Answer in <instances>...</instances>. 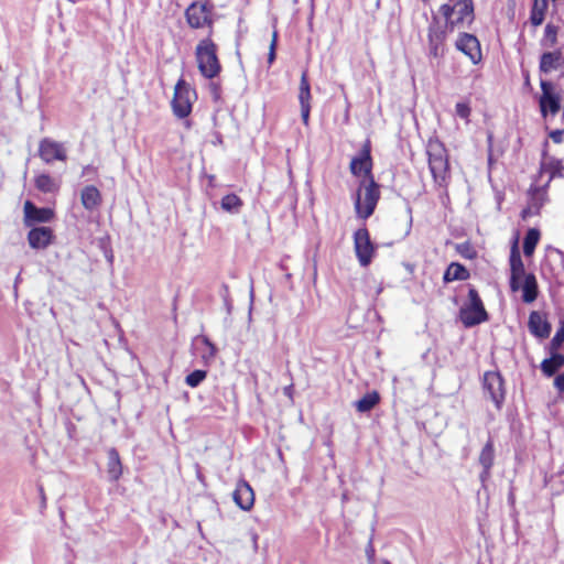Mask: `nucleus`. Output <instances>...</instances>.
Instances as JSON below:
<instances>
[{
	"label": "nucleus",
	"mask_w": 564,
	"mask_h": 564,
	"mask_svg": "<svg viewBox=\"0 0 564 564\" xmlns=\"http://www.w3.org/2000/svg\"><path fill=\"white\" fill-rule=\"evenodd\" d=\"M547 8V0H534L530 12V22L533 26H539L543 23Z\"/></svg>",
	"instance_id": "nucleus-29"
},
{
	"label": "nucleus",
	"mask_w": 564,
	"mask_h": 564,
	"mask_svg": "<svg viewBox=\"0 0 564 564\" xmlns=\"http://www.w3.org/2000/svg\"><path fill=\"white\" fill-rule=\"evenodd\" d=\"M459 319L467 328L479 325L489 319L484 303L473 286L468 290V300L459 310Z\"/></svg>",
	"instance_id": "nucleus-4"
},
{
	"label": "nucleus",
	"mask_w": 564,
	"mask_h": 564,
	"mask_svg": "<svg viewBox=\"0 0 564 564\" xmlns=\"http://www.w3.org/2000/svg\"><path fill=\"white\" fill-rule=\"evenodd\" d=\"M408 213H409V215H411V213H412L411 207L408 208ZM411 225H412V216H410V219H409V229H408L406 234H409Z\"/></svg>",
	"instance_id": "nucleus-48"
},
{
	"label": "nucleus",
	"mask_w": 564,
	"mask_h": 564,
	"mask_svg": "<svg viewBox=\"0 0 564 564\" xmlns=\"http://www.w3.org/2000/svg\"><path fill=\"white\" fill-rule=\"evenodd\" d=\"M528 326L535 337L547 338L550 336L551 324L539 312H531Z\"/></svg>",
	"instance_id": "nucleus-22"
},
{
	"label": "nucleus",
	"mask_w": 564,
	"mask_h": 564,
	"mask_svg": "<svg viewBox=\"0 0 564 564\" xmlns=\"http://www.w3.org/2000/svg\"><path fill=\"white\" fill-rule=\"evenodd\" d=\"M213 96H214V99H216L218 96H217V91H216V86L214 85V93H213Z\"/></svg>",
	"instance_id": "nucleus-49"
},
{
	"label": "nucleus",
	"mask_w": 564,
	"mask_h": 564,
	"mask_svg": "<svg viewBox=\"0 0 564 564\" xmlns=\"http://www.w3.org/2000/svg\"><path fill=\"white\" fill-rule=\"evenodd\" d=\"M39 492H40V497H41L42 507H45V505H46V497H45L44 488H43L42 485H39Z\"/></svg>",
	"instance_id": "nucleus-45"
},
{
	"label": "nucleus",
	"mask_w": 564,
	"mask_h": 564,
	"mask_svg": "<svg viewBox=\"0 0 564 564\" xmlns=\"http://www.w3.org/2000/svg\"><path fill=\"white\" fill-rule=\"evenodd\" d=\"M563 133L564 131L563 130H553L551 133H550V138L555 142V143H561L562 140H563Z\"/></svg>",
	"instance_id": "nucleus-41"
},
{
	"label": "nucleus",
	"mask_w": 564,
	"mask_h": 564,
	"mask_svg": "<svg viewBox=\"0 0 564 564\" xmlns=\"http://www.w3.org/2000/svg\"><path fill=\"white\" fill-rule=\"evenodd\" d=\"M195 99L196 91L181 77L174 87V95L171 101L174 116L178 119L186 118L192 111L193 101Z\"/></svg>",
	"instance_id": "nucleus-5"
},
{
	"label": "nucleus",
	"mask_w": 564,
	"mask_h": 564,
	"mask_svg": "<svg viewBox=\"0 0 564 564\" xmlns=\"http://www.w3.org/2000/svg\"><path fill=\"white\" fill-rule=\"evenodd\" d=\"M469 278V272L465 265L458 262H452L444 272L443 280L448 283L452 281H464Z\"/></svg>",
	"instance_id": "nucleus-25"
},
{
	"label": "nucleus",
	"mask_w": 564,
	"mask_h": 564,
	"mask_svg": "<svg viewBox=\"0 0 564 564\" xmlns=\"http://www.w3.org/2000/svg\"><path fill=\"white\" fill-rule=\"evenodd\" d=\"M54 238L53 230L50 227H33L28 234V241L33 249H45L52 243Z\"/></svg>",
	"instance_id": "nucleus-18"
},
{
	"label": "nucleus",
	"mask_w": 564,
	"mask_h": 564,
	"mask_svg": "<svg viewBox=\"0 0 564 564\" xmlns=\"http://www.w3.org/2000/svg\"><path fill=\"white\" fill-rule=\"evenodd\" d=\"M188 25L200 29L212 25V7L208 2H193L185 11Z\"/></svg>",
	"instance_id": "nucleus-8"
},
{
	"label": "nucleus",
	"mask_w": 564,
	"mask_h": 564,
	"mask_svg": "<svg viewBox=\"0 0 564 564\" xmlns=\"http://www.w3.org/2000/svg\"><path fill=\"white\" fill-rule=\"evenodd\" d=\"M97 173V170L95 166L93 165H86L83 167V172H82V175H88V174H96Z\"/></svg>",
	"instance_id": "nucleus-43"
},
{
	"label": "nucleus",
	"mask_w": 564,
	"mask_h": 564,
	"mask_svg": "<svg viewBox=\"0 0 564 564\" xmlns=\"http://www.w3.org/2000/svg\"><path fill=\"white\" fill-rule=\"evenodd\" d=\"M80 203L88 212L97 210L102 204L100 191L95 185H86L80 191Z\"/></svg>",
	"instance_id": "nucleus-21"
},
{
	"label": "nucleus",
	"mask_w": 564,
	"mask_h": 564,
	"mask_svg": "<svg viewBox=\"0 0 564 564\" xmlns=\"http://www.w3.org/2000/svg\"><path fill=\"white\" fill-rule=\"evenodd\" d=\"M379 401L380 395L377 391L368 392L355 403L356 410L360 413H367L372 410Z\"/></svg>",
	"instance_id": "nucleus-30"
},
{
	"label": "nucleus",
	"mask_w": 564,
	"mask_h": 564,
	"mask_svg": "<svg viewBox=\"0 0 564 564\" xmlns=\"http://www.w3.org/2000/svg\"><path fill=\"white\" fill-rule=\"evenodd\" d=\"M205 343L207 346L212 347V343L209 341V339L207 337L205 338Z\"/></svg>",
	"instance_id": "nucleus-50"
},
{
	"label": "nucleus",
	"mask_w": 564,
	"mask_h": 564,
	"mask_svg": "<svg viewBox=\"0 0 564 564\" xmlns=\"http://www.w3.org/2000/svg\"><path fill=\"white\" fill-rule=\"evenodd\" d=\"M479 465L485 468H491L495 463V447L494 442L491 438L487 441V443L484 445L479 457H478Z\"/></svg>",
	"instance_id": "nucleus-31"
},
{
	"label": "nucleus",
	"mask_w": 564,
	"mask_h": 564,
	"mask_svg": "<svg viewBox=\"0 0 564 564\" xmlns=\"http://www.w3.org/2000/svg\"><path fill=\"white\" fill-rule=\"evenodd\" d=\"M206 375H207V372L205 370H200V369L194 370L189 375L186 376L185 382L189 387L195 388L206 378Z\"/></svg>",
	"instance_id": "nucleus-36"
},
{
	"label": "nucleus",
	"mask_w": 564,
	"mask_h": 564,
	"mask_svg": "<svg viewBox=\"0 0 564 564\" xmlns=\"http://www.w3.org/2000/svg\"><path fill=\"white\" fill-rule=\"evenodd\" d=\"M220 206L227 213L238 214L242 207V200L236 194H228L221 198Z\"/></svg>",
	"instance_id": "nucleus-33"
},
{
	"label": "nucleus",
	"mask_w": 564,
	"mask_h": 564,
	"mask_svg": "<svg viewBox=\"0 0 564 564\" xmlns=\"http://www.w3.org/2000/svg\"><path fill=\"white\" fill-rule=\"evenodd\" d=\"M275 48H276V32L273 33V37L270 44V50L268 54V63L271 65L275 59Z\"/></svg>",
	"instance_id": "nucleus-39"
},
{
	"label": "nucleus",
	"mask_w": 564,
	"mask_h": 564,
	"mask_svg": "<svg viewBox=\"0 0 564 564\" xmlns=\"http://www.w3.org/2000/svg\"><path fill=\"white\" fill-rule=\"evenodd\" d=\"M219 296L223 301V310L225 311L224 322L227 325L228 316L230 315L231 312V301L229 299L228 288L226 285H223V288L220 289Z\"/></svg>",
	"instance_id": "nucleus-35"
},
{
	"label": "nucleus",
	"mask_w": 564,
	"mask_h": 564,
	"mask_svg": "<svg viewBox=\"0 0 564 564\" xmlns=\"http://www.w3.org/2000/svg\"><path fill=\"white\" fill-rule=\"evenodd\" d=\"M372 161L370 155V148L366 144L360 151L359 155L351 159L350 172L355 176L364 175L362 180H369L373 177L371 174Z\"/></svg>",
	"instance_id": "nucleus-16"
},
{
	"label": "nucleus",
	"mask_w": 564,
	"mask_h": 564,
	"mask_svg": "<svg viewBox=\"0 0 564 564\" xmlns=\"http://www.w3.org/2000/svg\"><path fill=\"white\" fill-rule=\"evenodd\" d=\"M311 85L307 78V73L303 72L300 82L299 102L301 106V117L305 126L308 124L311 112Z\"/></svg>",
	"instance_id": "nucleus-19"
},
{
	"label": "nucleus",
	"mask_w": 564,
	"mask_h": 564,
	"mask_svg": "<svg viewBox=\"0 0 564 564\" xmlns=\"http://www.w3.org/2000/svg\"><path fill=\"white\" fill-rule=\"evenodd\" d=\"M484 389L498 410L505 401V387L502 376L497 371H487L484 375Z\"/></svg>",
	"instance_id": "nucleus-10"
},
{
	"label": "nucleus",
	"mask_w": 564,
	"mask_h": 564,
	"mask_svg": "<svg viewBox=\"0 0 564 564\" xmlns=\"http://www.w3.org/2000/svg\"><path fill=\"white\" fill-rule=\"evenodd\" d=\"M520 290L522 291V301L524 303H532L536 300L539 294L536 278L533 273H528L521 281Z\"/></svg>",
	"instance_id": "nucleus-24"
},
{
	"label": "nucleus",
	"mask_w": 564,
	"mask_h": 564,
	"mask_svg": "<svg viewBox=\"0 0 564 564\" xmlns=\"http://www.w3.org/2000/svg\"><path fill=\"white\" fill-rule=\"evenodd\" d=\"M354 245L357 259L361 267H368L375 253V247L370 240L367 228H360L354 234Z\"/></svg>",
	"instance_id": "nucleus-9"
},
{
	"label": "nucleus",
	"mask_w": 564,
	"mask_h": 564,
	"mask_svg": "<svg viewBox=\"0 0 564 564\" xmlns=\"http://www.w3.org/2000/svg\"><path fill=\"white\" fill-rule=\"evenodd\" d=\"M429 169L434 183L440 188H446L451 178L448 155L440 141H431L427 145Z\"/></svg>",
	"instance_id": "nucleus-2"
},
{
	"label": "nucleus",
	"mask_w": 564,
	"mask_h": 564,
	"mask_svg": "<svg viewBox=\"0 0 564 564\" xmlns=\"http://www.w3.org/2000/svg\"><path fill=\"white\" fill-rule=\"evenodd\" d=\"M195 57L200 74L212 79V35L202 40L195 50Z\"/></svg>",
	"instance_id": "nucleus-14"
},
{
	"label": "nucleus",
	"mask_w": 564,
	"mask_h": 564,
	"mask_svg": "<svg viewBox=\"0 0 564 564\" xmlns=\"http://www.w3.org/2000/svg\"><path fill=\"white\" fill-rule=\"evenodd\" d=\"M35 187L45 194L56 193L59 189V184L50 174L42 173L34 180Z\"/></svg>",
	"instance_id": "nucleus-26"
},
{
	"label": "nucleus",
	"mask_w": 564,
	"mask_h": 564,
	"mask_svg": "<svg viewBox=\"0 0 564 564\" xmlns=\"http://www.w3.org/2000/svg\"><path fill=\"white\" fill-rule=\"evenodd\" d=\"M384 564H389V562H386Z\"/></svg>",
	"instance_id": "nucleus-52"
},
{
	"label": "nucleus",
	"mask_w": 564,
	"mask_h": 564,
	"mask_svg": "<svg viewBox=\"0 0 564 564\" xmlns=\"http://www.w3.org/2000/svg\"><path fill=\"white\" fill-rule=\"evenodd\" d=\"M564 343V322L561 323V326L557 328L554 337L550 343V350L557 351L562 344Z\"/></svg>",
	"instance_id": "nucleus-37"
},
{
	"label": "nucleus",
	"mask_w": 564,
	"mask_h": 564,
	"mask_svg": "<svg viewBox=\"0 0 564 564\" xmlns=\"http://www.w3.org/2000/svg\"><path fill=\"white\" fill-rule=\"evenodd\" d=\"M554 384L560 391H564V372L555 378Z\"/></svg>",
	"instance_id": "nucleus-42"
},
{
	"label": "nucleus",
	"mask_w": 564,
	"mask_h": 564,
	"mask_svg": "<svg viewBox=\"0 0 564 564\" xmlns=\"http://www.w3.org/2000/svg\"><path fill=\"white\" fill-rule=\"evenodd\" d=\"M235 503L243 511H249L254 503V492L246 481H239L232 492Z\"/></svg>",
	"instance_id": "nucleus-17"
},
{
	"label": "nucleus",
	"mask_w": 564,
	"mask_h": 564,
	"mask_svg": "<svg viewBox=\"0 0 564 564\" xmlns=\"http://www.w3.org/2000/svg\"><path fill=\"white\" fill-rule=\"evenodd\" d=\"M552 252L556 253L561 258L562 268L564 270V252L556 248H552Z\"/></svg>",
	"instance_id": "nucleus-47"
},
{
	"label": "nucleus",
	"mask_w": 564,
	"mask_h": 564,
	"mask_svg": "<svg viewBox=\"0 0 564 564\" xmlns=\"http://www.w3.org/2000/svg\"><path fill=\"white\" fill-rule=\"evenodd\" d=\"M108 463H107V476L109 481H117L122 475V464L120 460V456L118 451L115 447H111L107 452Z\"/></svg>",
	"instance_id": "nucleus-23"
},
{
	"label": "nucleus",
	"mask_w": 564,
	"mask_h": 564,
	"mask_svg": "<svg viewBox=\"0 0 564 564\" xmlns=\"http://www.w3.org/2000/svg\"><path fill=\"white\" fill-rule=\"evenodd\" d=\"M366 554H367L369 560H371L373 557V555H375V549L372 546L371 541L369 542V544H368V546L366 549Z\"/></svg>",
	"instance_id": "nucleus-46"
},
{
	"label": "nucleus",
	"mask_w": 564,
	"mask_h": 564,
	"mask_svg": "<svg viewBox=\"0 0 564 564\" xmlns=\"http://www.w3.org/2000/svg\"><path fill=\"white\" fill-rule=\"evenodd\" d=\"M438 12L445 19L449 31L468 29L475 21L474 0H446Z\"/></svg>",
	"instance_id": "nucleus-1"
},
{
	"label": "nucleus",
	"mask_w": 564,
	"mask_h": 564,
	"mask_svg": "<svg viewBox=\"0 0 564 564\" xmlns=\"http://www.w3.org/2000/svg\"><path fill=\"white\" fill-rule=\"evenodd\" d=\"M220 70H221V66H220L216 55L214 54V77H216Z\"/></svg>",
	"instance_id": "nucleus-44"
},
{
	"label": "nucleus",
	"mask_w": 564,
	"mask_h": 564,
	"mask_svg": "<svg viewBox=\"0 0 564 564\" xmlns=\"http://www.w3.org/2000/svg\"><path fill=\"white\" fill-rule=\"evenodd\" d=\"M510 289L513 292H517L520 290L521 281L524 279V276L528 274L525 273L524 264L521 259V254L519 252V249L517 245H513L510 251Z\"/></svg>",
	"instance_id": "nucleus-15"
},
{
	"label": "nucleus",
	"mask_w": 564,
	"mask_h": 564,
	"mask_svg": "<svg viewBox=\"0 0 564 564\" xmlns=\"http://www.w3.org/2000/svg\"><path fill=\"white\" fill-rule=\"evenodd\" d=\"M448 28L443 25L437 15H433L427 28V42L429 54L432 57L438 58L444 55V42L446 40V30Z\"/></svg>",
	"instance_id": "nucleus-6"
},
{
	"label": "nucleus",
	"mask_w": 564,
	"mask_h": 564,
	"mask_svg": "<svg viewBox=\"0 0 564 564\" xmlns=\"http://www.w3.org/2000/svg\"><path fill=\"white\" fill-rule=\"evenodd\" d=\"M456 115L462 119H467L470 115V107L465 102H457L455 106Z\"/></svg>",
	"instance_id": "nucleus-38"
},
{
	"label": "nucleus",
	"mask_w": 564,
	"mask_h": 564,
	"mask_svg": "<svg viewBox=\"0 0 564 564\" xmlns=\"http://www.w3.org/2000/svg\"><path fill=\"white\" fill-rule=\"evenodd\" d=\"M540 240V231L536 228H530L523 239V253L525 257H531Z\"/></svg>",
	"instance_id": "nucleus-32"
},
{
	"label": "nucleus",
	"mask_w": 564,
	"mask_h": 564,
	"mask_svg": "<svg viewBox=\"0 0 564 564\" xmlns=\"http://www.w3.org/2000/svg\"><path fill=\"white\" fill-rule=\"evenodd\" d=\"M542 171L550 174V180L555 177H564V164L562 160L549 158L541 163Z\"/></svg>",
	"instance_id": "nucleus-28"
},
{
	"label": "nucleus",
	"mask_w": 564,
	"mask_h": 564,
	"mask_svg": "<svg viewBox=\"0 0 564 564\" xmlns=\"http://www.w3.org/2000/svg\"><path fill=\"white\" fill-rule=\"evenodd\" d=\"M564 66V55L561 50L544 52L540 56L539 69L541 73L549 74Z\"/></svg>",
	"instance_id": "nucleus-20"
},
{
	"label": "nucleus",
	"mask_w": 564,
	"mask_h": 564,
	"mask_svg": "<svg viewBox=\"0 0 564 564\" xmlns=\"http://www.w3.org/2000/svg\"><path fill=\"white\" fill-rule=\"evenodd\" d=\"M540 87L542 90L539 99L540 111L543 118L547 115L555 116L561 109V97L555 91L553 83L541 79Z\"/></svg>",
	"instance_id": "nucleus-7"
},
{
	"label": "nucleus",
	"mask_w": 564,
	"mask_h": 564,
	"mask_svg": "<svg viewBox=\"0 0 564 564\" xmlns=\"http://www.w3.org/2000/svg\"><path fill=\"white\" fill-rule=\"evenodd\" d=\"M24 225L33 227L35 224H45L54 218L53 209L48 207H37L31 200L24 203Z\"/></svg>",
	"instance_id": "nucleus-13"
},
{
	"label": "nucleus",
	"mask_w": 564,
	"mask_h": 564,
	"mask_svg": "<svg viewBox=\"0 0 564 564\" xmlns=\"http://www.w3.org/2000/svg\"><path fill=\"white\" fill-rule=\"evenodd\" d=\"M558 26L547 23L544 29V34L541 40V45L544 47L552 48L557 43Z\"/></svg>",
	"instance_id": "nucleus-34"
},
{
	"label": "nucleus",
	"mask_w": 564,
	"mask_h": 564,
	"mask_svg": "<svg viewBox=\"0 0 564 564\" xmlns=\"http://www.w3.org/2000/svg\"><path fill=\"white\" fill-rule=\"evenodd\" d=\"M208 185H212V176H207Z\"/></svg>",
	"instance_id": "nucleus-51"
},
{
	"label": "nucleus",
	"mask_w": 564,
	"mask_h": 564,
	"mask_svg": "<svg viewBox=\"0 0 564 564\" xmlns=\"http://www.w3.org/2000/svg\"><path fill=\"white\" fill-rule=\"evenodd\" d=\"M481 468H482V470L479 474V480L481 482V488L486 489V482L490 478L491 468H485V467H481Z\"/></svg>",
	"instance_id": "nucleus-40"
},
{
	"label": "nucleus",
	"mask_w": 564,
	"mask_h": 564,
	"mask_svg": "<svg viewBox=\"0 0 564 564\" xmlns=\"http://www.w3.org/2000/svg\"><path fill=\"white\" fill-rule=\"evenodd\" d=\"M455 47L468 56L473 64L476 65L481 62V47L479 40L475 35L466 32L459 33L455 42Z\"/></svg>",
	"instance_id": "nucleus-12"
},
{
	"label": "nucleus",
	"mask_w": 564,
	"mask_h": 564,
	"mask_svg": "<svg viewBox=\"0 0 564 564\" xmlns=\"http://www.w3.org/2000/svg\"><path fill=\"white\" fill-rule=\"evenodd\" d=\"M379 198L380 188L375 178L370 177L369 180H361L354 196V205L357 216L361 219L369 218L373 214Z\"/></svg>",
	"instance_id": "nucleus-3"
},
{
	"label": "nucleus",
	"mask_w": 564,
	"mask_h": 564,
	"mask_svg": "<svg viewBox=\"0 0 564 564\" xmlns=\"http://www.w3.org/2000/svg\"><path fill=\"white\" fill-rule=\"evenodd\" d=\"M563 366L564 356L557 351H551V357L542 361L541 369L545 376L551 377Z\"/></svg>",
	"instance_id": "nucleus-27"
},
{
	"label": "nucleus",
	"mask_w": 564,
	"mask_h": 564,
	"mask_svg": "<svg viewBox=\"0 0 564 564\" xmlns=\"http://www.w3.org/2000/svg\"><path fill=\"white\" fill-rule=\"evenodd\" d=\"M39 156L46 164H51L54 161L65 162L67 152L63 143L51 138H43L39 143Z\"/></svg>",
	"instance_id": "nucleus-11"
}]
</instances>
